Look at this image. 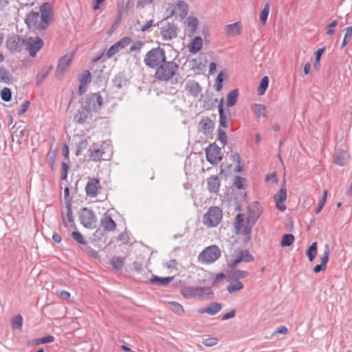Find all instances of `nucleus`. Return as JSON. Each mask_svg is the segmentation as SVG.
Wrapping results in <instances>:
<instances>
[{
	"label": "nucleus",
	"instance_id": "obj_2",
	"mask_svg": "<svg viewBox=\"0 0 352 352\" xmlns=\"http://www.w3.org/2000/svg\"><path fill=\"white\" fill-rule=\"evenodd\" d=\"M249 212L252 214H250L246 219H244L243 214H238L235 218L234 223L236 234H244L248 238L250 237L252 228L261 213L258 204L256 202L252 204L249 206Z\"/></svg>",
	"mask_w": 352,
	"mask_h": 352
},
{
	"label": "nucleus",
	"instance_id": "obj_1",
	"mask_svg": "<svg viewBox=\"0 0 352 352\" xmlns=\"http://www.w3.org/2000/svg\"><path fill=\"white\" fill-rule=\"evenodd\" d=\"M166 59L165 50L157 47L146 53L144 63L147 67L156 70L154 76L157 80L168 81L177 74L179 65L175 61H167Z\"/></svg>",
	"mask_w": 352,
	"mask_h": 352
},
{
	"label": "nucleus",
	"instance_id": "obj_3",
	"mask_svg": "<svg viewBox=\"0 0 352 352\" xmlns=\"http://www.w3.org/2000/svg\"><path fill=\"white\" fill-rule=\"evenodd\" d=\"M111 153V146L104 142L94 143L89 150V158L93 161L106 160Z\"/></svg>",
	"mask_w": 352,
	"mask_h": 352
},
{
	"label": "nucleus",
	"instance_id": "obj_16",
	"mask_svg": "<svg viewBox=\"0 0 352 352\" xmlns=\"http://www.w3.org/2000/svg\"><path fill=\"white\" fill-rule=\"evenodd\" d=\"M100 188L101 186L99 179L95 178L89 179L85 186L86 193L91 197H96Z\"/></svg>",
	"mask_w": 352,
	"mask_h": 352
},
{
	"label": "nucleus",
	"instance_id": "obj_36",
	"mask_svg": "<svg viewBox=\"0 0 352 352\" xmlns=\"http://www.w3.org/2000/svg\"><path fill=\"white\" fill-rule=\"evenodd\" d=\"M270 4L265 3L263 6V8L261 14H260L259 19H260V21L263 25L266 24L267 19V17H268V15L270 13Z\"/></svg>",
	"mask_w": 352,
	"mask_h": 352
},
{
	"label": "nucleus",
	"instance_id": "obj_62",
	"mask_svg": "<svg viewBox=\"0 0 352 352\" xmlns=\"http://www.w3.org/2000/svg\"><path fill=\"white\" fill-rule=\"evenodd\" d=\"M153 25V19H150L141 28L142 32H146Z\"/></svg>",
	"mask_w": 352,
	"mask_h": 352
},
{
	"label": "nucleus",
	"instance_id": "obj_50",
	"mask_svg": "<svg viewBox=\"0 0 352 352\" xmlns=\"http://www.w3.org/2000/svg\"><path fill=\"white\" fill-rule=\"evenodd\" d=\"M227 135L226 132L223 129L218 130V140L224 146L227 144Z\"/></svg>",
	"mask_w": 352,
	"mask_h": 352
},
{
	"label": "nucleus",
	"instance_id": "obj_53",
	"mask_svg": "<svg viewBox=\"0 0 352 352\" xmlns=\"http://www.w3.org/2000/svg\"><path fill=\"white\" fill-rule=\"evenodd\" d=\"M144 46V43L142 41H135L133 43L131 46L130 47V51L131 52H139L141 50V49Z\"/></svg>",
	"mask_w": 352,
	"mask_h": 352
},
{
	"label": "nucleus",
	"instance_id": "obj_57",
	"mask_svg": "<svg viewBox=\"0 0 352 352\" xmlns=\"http://www.w3.org/2000/svg\"><path fill=\"white\" fill-rule=\"evenodd\" d=\"M120 50L118 49L115 43L110 47V48L108 50L107 52V56L108 58L112 57L113 55H115L116 53H118Z\"/></svg>",
	"mask_w": 352,
	"mask_h": 352
},
{
	"label": "nucleus",
	"instance_id": "obj_44",
	"mask_svg": "<svg viewBox=\"0 0 352 352\" xmlns=\"http://www.w3.org/2000/svg\"><path fill=\"white\" fill-rule=\"evenodd\" d=\"M110 263L111 265L113 267V268L117 270L122 268L124 263V259L120 257L113 258L111 260Z\"/></svg>",
	"mask_w": 352,
	"mask_h": 352
},
{
	"label": "nucleus",
	"instance_id": "obj_13",
	"mask_svg": "<svg viewBox=\"0 0 352 352\" xmlns=\"http://www.w3.org/2000/svg\"><path fill=\"white\" fill-rule=\"evenodd\" d=\"M160 33L164 41H170L177 36V27L173 23H168L161 28Z\"/></svg>",
	"mask_w": 352,
	"mask_h": 352
},
{
	"label": "nucleus",
	"instance_id": "obj_27",
	"mask_svg": "<svg viewBox=\"0 0 352 352\" xmlns=\"http://www.w3.org/2000/svg\"><path fill=\"white\" fill-rule=\"evenodd\" d=\"M199 290L197 286H186L184 287L180 292L185 298H196L197 296V292Z\"/></svg>",
	"mask_w": 352,
	"mask_h": 352
},
{
	"label": "nucleus",
	"instance_id": "obj_56",
	"mask_svg": "<svg viewBox=\"0 0 352 352\" xmlns=\"http://www.w3.org/2000/svg\"><path fill=\"white\" fill-rule=\"evenodd\" d=\"M68 170L69 166L65 162H63L61 165V178L63 179H67Z\"/></svg>",
	"mask_w": 352,
	"mask_h": 352
},
{
	"label": "nucleus",
	"instance_id": "obj_55",
	"mask_svg": "<svg viewBox=\"0 0 352 352\" xmlns=\"http://www.w3.org/2000/svg\"><path fill=\"white\" fill-rule=\"evenodd\" d=\"M333 162L340 166H344L346 164V160L343 155H338L333 160Z\"/></svg>",
	"mask_w": 352,
	"mask_h": 352
},
{
	"label": "nucleus",
	"instance_id": "obj_61",
	"mask_svg": "<svg viewBox=\"0 0 352 352\" xmlns=\"http://www.w3.org/2000/svg\"><path fill=\"white\" fill-rule=\"evenodd\" d=\"M248 276V273L246 271L237 270L234 273V277L237 278H244Z\"/></svg>",
	"mask_w": 352,
	"mask_h": 352
},
{
	"label": "nucleus",
	"instance_id": "obj_26",
	"mask_svg": "<svg viewBox=\"0 0 352 352\" xmlns=\"http://www.w3.org/2000/svg\"><path fill=\"white\" fill-rule=\"evenodd\" d=\"M91 80V76L89 71H85L80 79V85H79V94H82L85 90L86 87L88 83H89Z\"/></svg>",
	"mask_w": 352,
	"mask_h": 352
},
{
	"label": "nucleus",
	"instance_id": "obj_45",
	"mask_svg": "<svg viewBox=\"0 0 352 352\" xmlns=\"http://www.w3.org/2000/svg\"><path fill=\"white\" fill-rule=\"evenodd\" d=\"M324 52V47H322V48H320V49L317 50V51L315 52V62H316L315 68L317 70L320 67V58H321L322 55L323 54Z\"/></svg>",
	"mask_w": 352,
	"mask_h": 352
},
{
	"label": "nucleus",
	"instance_id": "obj_34",
	"mask_svg": "<svg viewBox=\"0 0 352 352\" xmlns=\"http://www.w3.org/2000/svg\"><path fill=\"white\" fill-rule=\"evenodd\" d=\"M238 95L239 92L237 89H234L228 94L227 97L228 107H232L236 104L238 98Z\"/></svg>",
	"mask_w": 352,
	"mask_h": 352
},
{
	"label": "nucleus",
	"instance_id": "obj_42",
	"mask_svg": "<svg viewBox=\"0 0 352 352\" xmlns=\"http://www.w3.org/2000/svg\"><path fill=\"white\" fill-rule=\"evenodd\" d=\"M89 113H87L86 110L83 108L82 111L78 113L74 116V120L76 123L82 124L85 122L88 117Z\"/></svg>",
	"mask_w": 352,
	"mask_h": 352
},
{
	"label": "nucleus",
	"instance_id": "obj_8",
	"mask_svg": "<svg viewBox=\"0 0 352 352\" xmlns=\"http://www.w3.org/2000/svg\"><path fill=\"white\" fill-rule=\"evenodd\" d=\"M74 56V53L69 52L65 54L59 59L55 73V76L58 79H61L65 73L68 70Z\"/></svg>",
	"mask_w": 352,
	"mask_h": 352
},
{
	"label": "nucleus",
	"instance_id": "obj_22",
	"mask_svg": "<svg viewBox=\"0 0 352 352\" xmlns=\"http://www.w3.org/2000/svg\"><path fill=\"white\" fill-rule=\"evenodd\" d=\"M221 182L218 176L212 175L207 179V188L210 193H217L220 188Z\"/></svg>",
	"mask_w": 352,
	"mask_h": 352
},
{
	"label": "nucleus",
	"instance_id": "obj_18",
	"mask_svg": "<svg viewBox=\"0 0 352 352\" xmlns=\"http://www.w3.org/2000/svg\"><path fill=\"white\" fill-rule=\"evenodd\" d=\"M185 91L189 96L198 97L201 92V87L199 83L195 80H188L184 87Z\"/></svg>",
	"mask_w": 352,
	"mask_h": 352
},
{
	"label": "nucleus",
	"instance_id": "obj_64",
	"mask_svg": "<svg viewBox=\"0 0 352 352\" xmlns=\"http://www.w3.org/2000/svg\"><path fill=\"white\" fill-rule=\"evenodd\" d=\"M265 181L267 182H274V183H276L277 182V179H276V174L275 173H272V174L267 175L266 176Z\"/></svg>",
	"mask_w": 352,
	"mask_h": 352
},
{
	"label": "nucleus",
	"instance_id": "obj_35",
	"mask_svg": "<svg viewBox=\"0 0 352 352\" xmlns=\"http://www.w3.org/2000/svg\"><path fill=\"white\" fill-rule=\"evenodd\" d=\"M189 66L194 72L197 74H199L202 69V65L199 59L197 58H192L189 61Z\"/></svg>",
	"mask_w": 352,
	"mask_h": 352
},
{
	"label": "nucleus",
	"instance_id": "obj_48",
	"mask_svg": "<svg viewBox=\"0 0 352 352\" xmlns=\"http://www.w3.org/2000/svg\"><path fill=\"white\" fill-rule=\"evenodd\" d=\"M338 21L333 20L330 24L326 27V34L331 36L335 33V28L338 25Z\"/></svg>",
	"mask_w": 352,
	"mask_h": 352
},
{
	"label": "nucleus",
	"instance_id": "obj_41",
	"mask_svg": "<svg viewBox=\"0 0 352 352\" xmlns=\"http://www.w3.org/2000/svg\"><path fill=\"white\" fill-rule=\"evenodd\" d=\"M268 85H269L268 77L267 76L263 77L260 82L258 88V93L260 95H263L265 94V91L267 90V89L268 87Z\"/></svg>",
	"mask_w": 352,
	"mask_h": 352
},
{
	"label": "nucleus",
	"instance_id": "obj_38",
	"mask_svg": "<svg viewBox=\"0 0 352 352\" xmlns=\"http://www.w3.org/2000/svg\"><path fill=\"white\" fill-rule=\"evenodd\" d=\"M173 279V276L166 277V278H160L157 276H153L151 278V281L153 283H157L162 285H168L170 281Z\"/></svg>",
	"mask_w": 352,
	"mask_h": 352
},
{
	"label": "nucleus",
	"instance_id": "obj_33",
	"mask_svg": "<svg viewBox=\"0 0 352 352\" xmlns=\"http://www.w3.org/2000/svg\"><path fill=\"white\" fill-rule=\"evenodd\" d=\"M318 252V244L316 242H314L307 250V256H308L309 261H313Z\"/></svg>",
	"mask_w": 352,
	"mask_h": 352
},
{
	"label": "nucleus",
	"instance_id": "obj_43",
	"mask_svg": "<svg viewBox=\"0 0 352 352\" xmlns=\"http://www.w3.org/2000/svg\"><path fill=\"white\" fill-rule=\"evenodd\" d=\"M131 43V38L128 36L122 38L120 40L115 43V45L119 50L128 46Z\"/></svg>",
	"mask_w": 352,
	"mask_h": 352
},
{
	"label": "nucleus",
	"instance_id": "obj_20",
	"mask_svg": "<svg viewBox=\"0 0 352 352\" xmlns=\"http://www.w3.org/2000/svg\"><path fill=\"white\" fill-rule=\"evenodd\" d=\"M254 260L253 256L247 250L240 251L234 260L231 261L229 265L231 267H235L240 262H251Z\"/></svg>",
	"mask_w": 352,
	"mask_h": 352
},
{
	"label": "nucleus",
	"instance_id": "obj_6",
	"mask_svg": "<svg viewBox=\"0 0 352 352\" xmlns=\"http://www.w3.org/2000/svg\"><path fill=\"white\" fill-rule=\"evenodd\" d=\"M188 6L184 1H178L175 3L169 4L166 9V16H175L184 19L188 14Z\"/></svg>",
	"mask_w": 352,
	"mask_h": 352
},
{
	"label": "nucleus",
	"instance_id": "obj_17",
	"mask_svg": "<svg viewBox=\"0 0 352 352\" xmlns=\"http://www.w3.org/2000/svg\"><path fill=\"white\" fill-rule=\"evenodd\" d=\"M286 199L287 189L285 186L284 185L283 186H282L278 193L276 194L274 197V199L276 202V206L279 210L284 211L286 209V206L284 204Z\"/></svg>",
	"mask_w": 352,
	"mask_h": 352
},
{
	"label": "nucleus",
	"instance_id": "obj_19",
	"mask_svg": "<svg viewBox=\"0 0 352 352\" xmlns=\"http://www.w3.org/2000/svg\"><path fill=\"white\" fill-rule=\"evenodd\" d=\"M203 47V39L197 36L192 38L188 43L187 48L190 53L195 54L201 51Z\"/></svg>",
	"mask_w": 352,
	"mask_h": 352
},
{
	"label": "nucleus",
	"instance_id": "obj_11",
	"mask_svg": "<svg viewBox=\"0 0 352 352\" xmlns=\"http://www.w3.org/2000/svg\"><path fill=\"white\" fill-rule=\"evenodd\" d=\"M81 223L86 228L93 229L96 226V217L94 212L86 208L82 210L80 217Z\"/></svg>",
	"mask_w": 352,
	"mask_h": 352
},
{
	"label": "nucleus",
	"instance_id": "obj_30",
	"mask_svg": "<svg viewBox=\"0 0 352 352\" xmlns=\"http://www.w3.org/2000/svg\"><path fill=\"white\" fill-rule=\"evenodd\" d=\"M103 228L108 231H113L116 228V223L109 215H106L101 221Z\"/></svg>",
	"mask_w": 352,
	"mask_h": 352
},
{
	"label": "nucleus",
	"instance_id": "obj_51",
	"mask_svg": "<svg viewBox=\"0 0 352 352\" xmlns=\"http://www.w3.org/2000/svg\"><path fill=\"white\" fill-rule=\"evenodd\" d=\"M329 254H330V252H329V247L327 245H326L325 250H324L322 256L320 258V263L324 265L326 267H327V263L329 261Z\"/></svg>",
	"mask_w": 352,
	"mask_h": 352
},
{
	"label": "nucleus",
	"instance_id": "obj_5",
	"mask_svg": "<svg viewBox=\"0 0 352 352\" xmlns=\"http://www.w3.org/2000/svg\"><path fill=\"white\" fill-rule=\"evenodd\" d=\"M221 250L216 245H212L204 249L198 256V261L203 264H211L221 256Z\"/></svg>",
	"mask_w": 352,
	"mask_h": 352
},
{
	"label": "nucleus",
	"instance_id": "obj_9",
	"mask_svg": "<svg viewBox=\"0 0 352 352\" xmlns=\"http://www.w3.org/2000/svg\"><path fill=\"white\" fill-rule=\"evenodd\" d=\"M25 49L32 57L35 56L37 52L39 51L43 45V41L40 37H30L23 41Z\"/></svg>",
	"mask_w": 352,
	"mask_h": 352
},
{
	"label": "nucleus",
	"instance_id": "obj_23",
	"mask_svg": "<svg viewBox=\"0 0 352 352\" xmlns=\"http://www.w3.org/2000/svg\"><path fill=\"white\" fill-rule=\"evenodd\" d=\"M221 309V305L218 302H212L208 307L202 308L198 310V313L201 314H208L213 316L217 314Z\"/></svg>",
	"mask_w": 352,
	"mask_h": 352
},
{
	"label": "nucleus",
	"instance_id": "obj_60",
	"mask_svg": "<svg viewBox=\"0 0 352 352\" xmlns=\"http://www.w3.org/2000/svg\"><path fill=\"white\" fill-rule=\"evenodd\" d=\"M352 37V26H348L345 28L344 38L351 41Z\"/></svg>",
	"mask_w": 352,
	"mask_h": 352
},
{
	"label": "nucleus",
	"instance_id": "obj_21",
	"mask_svg": "<svg viewBox=\"0 0 352 352\" xmlns=\"http://www.w3.org/2000/svg\"><path fill=\"white\" fill-rule=\"evenodd\" d=\"M66 214L65 215L63 214V221L65 226L67 228H74V221L73 213L72 210V204L71 201L68 200L66 202Z\"/></svg>",
	"mask_w": 352,
	"mask_h": 352
},
{
	"label": "nucleus",
	"instance_id": "obj_37",
	"mask_svg": "<svg viewBox=\"0 0 352 352\" xmlns=\"http://www.w3.org/2000/svg\"><path fill=\"white\" fill-rule=\"evenodd\" d=\"M218 109H219V113L220 125L223 128H226L228 126V119L223 113L222 101L219 104Z\"/></svg>",
	"mask_w": 352,
	"mask_h": 352
},
{
	"label": "nucleus",
	"instance_id": "obj_29",
	"mask_svg": "<svg viewBox=\"0 0 352 352\" xmlns=\"http://www.w3.org/2000/svg\"><path fill=\"white\" fill-rule=\"evenodd\" d=\"M229 282L227 289L230 294L240 291L243 288V284L236 278L233 280H230Z\"/></svg>",
	"mask_w": 352,
	"mask_h": 352
},
{
	"label": "nucleus",
	"instance_id": "obj_39",
	"mask_svg": "<svg viewBox=\"0 0 352 352\" xmlns=\"http://www.w3.org/2000/svg\"><path fill=\"white\" fill-rule=\"evenodd\" d=\"M294 241V236L292 234H285L283 236L280 245L282 247L290 246Z\"/></svg>",
	"mask_w": 352,
	"mask_h": 352
},
{
	"label": "nucleus",
	"instance_id": "obj_54",
	"mask_svg": "<svg viewBox=\"0 0 352 352\" xmlns=\"http://www.w3.org/2000/svg\"><path fill=\"white\" fill-rule=\"evenodd\" d=\"M72 236H73L74 239L78 243L85 244V239H84L82 235L80 232H76V231L73 232Z\"/></svg>",
	"mask_w": 352,
	"mask_h": 352
},
{
	"label": "nucleus",
	"instance_id": "obj_59",
	"mask_svg": "<svg viewBox=\"0 0 352 352\" xmlns=\"http://www.w3.org/2000/svg\"><path fill=\"white\" fill-rule=\"evenodd\" d=\"M225 277H226V276L223 273L218 274L214 278L212 285L214 286V285H217L219 283L222 281L225 278Z\"/></svg>",
	"mask_w": 352,
	"mask_h": 352
},
{
	"label": "nucleus",
	"instance_id": "obj_25",
	"mask_svg": "<svg viewBox=\"0 0 352 352\" xmlns=\"http://www.w3.org/2000/svg\"><path fill=\"white\" fill-rule=\"evenodd\" d=\"M197 296L196 298L201 300H210L214 298V294L210 287H199V290L197 292Z\"/></svg>",
	"mask_w": 352,
	"mask_h": 352
},
{
	"label": "nucleus",
	"instance_id": "obj_4",
	"mask_svg": "<svg viewBox=\"0 0 352 352\" xmlns=\"http://www.w3.org/2000/svg\"><path fill=\"white\" fill-rule=\"evenodd\" d=\"M223 213L218 206H211L203 217V223L208 228L217 226L221 221Z\"/></svg>",
	"mask_w": 352,
	"mask_h": 352
},
{
	"label": "nucleus",
	"instance_id": "obj_49",
	"mask_svg": "<svg viewBox=\"0 0 352 352\" xmlns=\"http://www.w3.org/2000/svg\"><path fill=\"white\" fill-rule=\"evenodd\" d=\"M219 340L216 337H210L206 339H204L202 343L206 346H213L217 344Z\"/></svg>",
	"mask_w": 352,
	"mask_h": 352
},
{
	"label": "nucleus",
	"instance_id": "obj_46",
	"mask_svg": "<svg viewBox=\"0 0 352 352\" xmlns=\"http://www.w3.org/2000/svg\"><path fill=\"white\" fill-rule=\"evenodd\" d=\"M327 194H328V192L327 190H325L323 192V196H322V199L320 201V203H319L318 207L315 209V212L316 214L320 213L321 210L322 209L323 206H324L326 201H327Z\"/></svg>",
	"mask_w": 352,
	"mask_h": 352
},
{
	"label": "nucleus",
	"instance_id": "obj_15",
	"mask_svg": "<svg viewBox=\"0 0 352 352\" xmlns=\"http://www.w3.org/2000/svg\"><path fill=\"white\" fill-rule=\"evenodd\" d=\"M214 122L209 118H203L198 124V131L206 135H210L214 129Z\"/></svg>",
	"mask_w": 352,
	"mask_h": 352
},
{
	"label": "nucleus",
	"instance_id": "obj_58",
	"mask_svg": "<svg viewBox=\"0 0 352 352\" xmlns=\"http://www.w3.org/2000/svg\"><path fill=\"white\" fill-rule=\"evenodd\" d=\"M30 102L28 100H25L23 104L21 105L19 110L18 111L19 114L24 113L30 107Z\"/></svg>",
	"mask_w": 352,
	"mask_h": 352
},
{
	"label": "nucleus",
	"instance_id": "obj_28",
	"mask_svg": "<svg viewBox=\"0 0 352 352\" xmlns=\"http://www.w3.org/2000/svg\"><path fill=\"white\" fill-rule=\"evenodd\" d=\"M198 19L195 16H188L184 23L191 34H194L197 28Z\"/></svg>",
	"mask_w": 352,
	"mask_h": 352
},
{
	"label": "nucleus",
	"instance_id": "obj_14",
	"mask_svg": "<svg viewBox=\"0 0 352 352\" xmlns=\"http://www.w3.org/2000/svg\"><path fill=\"white\" fill-rule=\"evenodd\" d=\"M41 18L43 24L46 26L52 20L53 16V6L50 3H43L40 8Z\"/></svg>",
	"mask_w": 352,
	"mask_h": 352
},
{
	"label": "nucleus",
	"instance_id": "obj_52",
	"mask_svg": "<svg viewBox=\"0 0 352 352\" xmlns=\"http://www.w3.org/2000/svg\"><path fill=\"white\" fill-rule=\"evenodd\" d=\"M245 179L241 177H236L234 182V186L238 189L243 188L245 184Z\"/></svg>",
	"mask_w": 352,
	"mask_h": 352
},
{
	"label": "nucleus",
	"instance_id": "obj_40",
	"mask_svg": "<svg viewBox=\"0 0 352 352\" xmlns=\"http://www.w3.org/2000/svg\"><path fill=\"white\" fill-rule=\"evenodd\" d=\"M11 325L13 329H21L23 326V318L18 315L11 320Z\"/></svg>",
	"mask_w": 352,
	"mask_h": 352
},
{
	"label": "nucleus",
	"instance_id": "obj_12",
	"mask_svg": "<svg viewBox=\"0 0 352 352\" xmlns=\"http://www.w3.org/2000/svg\"><path fill=\"white\" fill-rule=\"evenodd\" d=\"M25 22L28 27L30 28H45V25L43 24V21L38 12H31L26 18Z\"/></svg>",
	"mask_w": 352,
	"mask_h": 352
},
{
	"label": "nucleus",
	"instance_id": "obj_47",
	"mask_svg": "<svg viewBox=\"0 0 352 352\" xmlns=\"http://www.w3.org/2000/svg\"><path fill=\"white\" fill-rule=\"evenodd\" d=\"M1 96L3 100L8 102L11 100L12 93L9 88L5 87L1 92Z\"/></svg>",
	"mask_w": 352,
	"mask_h": 352
},
{
	"label": "nucleus",
	"instance_id": "obj_24",
	"mask_svg": "<svg viewBox=\"0 0 352 352\" xmlns=\"http://www.w3.org/2000/svg\"><path fill=\"white\" fill-rule=\"evenodd\" d=\"M226 33L228 36H236L241 33V25L240 22L227 25L225 27Z\"/></svg>",
	"mask_w": 352,
	"mask_h": 352
},
{
	"label": "nucleus",
	"instance_id": "obj_32",
	"mask_svg": "<svg viewBox=\"0 0 352 352\" xmlns=\"http://www.w3.org/2000/svg\"><path fill=\"white\" fill-rule=\"evenodd\" d=\"M252 110L258 118L265 116L266 109L263 104H254L252 105Z\"/></svg>",
	"mask_w": 352,
	"mask_h": 352
},
{
	"label": "nucleus",
	"instance_id": "obj_31",
	"mask_svg": "<svg viewBox=\"0 0 352 352\" xmlns=\"http://www.w3.org/2000/svg\"><path fill=\"white\" fill-rule=\"evenodd\" d=\"M168 308L170 309V310L174 312L175 314L179 315V316H183L185 314V310L183 307V306L176 302H168Z\"/></svg>",
	"mask_w": 352,
	"mask_h": 352
},
{
	"label": "nucleus",
	"instance_id": "obj_7",
	"mask_svg": "<svg viewBox=\"0 0 352 352\" xmlns=\"http://www.w3.org/2000/svg\"><path fill=\"white\" fill-rule=\"evenodd\" d=\"M206 155L207 161L211 164H217L223 157L221 149L214 143L210 144L206 150Z\"/></svg>",
	"mask_w": 352,
	"mask_h": 352
},
{
	"label": "nucleus",
	"instance_id": "obj_63",
	"mask_svg": "<svg viewBox=\"0 0 352 352\" xmlns=\"http://www.w3.org/2000/svg\"><path fill=\"white\" fill-rule=\"evenodd\" d=\"M54 341V338L52 336H47L41 338L40 343L46 344L51 343Z\"/></svg>",
	"mask_w": 352,
	"mask_h": 352
},
{
	"label": "nucleus",
	"instance_id": "obj_10",
	"mask_svg": "<svg viewBox=\"0 0 352 352\" xmlns=\"http://www.w3.org/2000/svg\"><path fill=\"white\" fill-rule=\"evenodd\" d=\"M103 104V98L99 93L91 94L86 100L84 109L87 113L100 109Z\"/></svg>",
	"mask_w": 352,
	"mask_h": 352
}]
</instances>
